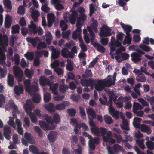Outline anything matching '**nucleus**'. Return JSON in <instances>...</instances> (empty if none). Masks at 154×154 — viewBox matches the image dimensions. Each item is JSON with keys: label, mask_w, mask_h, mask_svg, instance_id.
Segmentation results:
<instances>
[{"label": "nucleus", "mask_w": 154, "mask_h": 154, "mask_svg": "<svg viewBox=\"0 0 154 154\" xmlns=\"http://www.w3.org/2000/svg\"><path fill=\"white\" fill-rule=\"evenodd\" d=\"M107 93L110 98L108 103V106H109V112L113 117L117 119L119 117V112L117 111H115L114 108L112 107V100L115 103L117 107L121 108L123 106L122 102H125L130 100L131 97L130 96L124 97H120L117 100H116L117 97L114 94L113 91H108Z\"/></svg>", "instance_id": "obj_1"}, {"label": "nucleus", "mask_w": 154, "mask_h": 154, "mask_svg": "<svg viewBox=\"0 0 154 154\" xmlns=\"http://www.w3.org/2000/svg\"><path fill=\"white\" fill-rule=\"evenodd\" d=\"M8 44V38L5 35L2 36L0 34V64L3 66L6 65L9 67L11 65V63L8 61V64H6L5 61L6 57L4 52L6 51V47Z\"/></svg>", "instance_id": "obj_2"}, {"label": "nucleus", "mask_w": 154, "mask_h": 154, "mask_svg": "<svg viewBox=\"0 0 154 154\" xmlns=\"http://www.w3.org/2000/svg\"><path fill=\"white\" fill-rule=\"evenodd\" d=\"M77 3H75L73 6L70 11L72 12L71 14H69L68 12H65L63 15V18L66 22L69 21L72 24H74L75 23L76 20L78 16V14L77 11L75 10L76 6L78 5Z\"/></svg>", "instance_id": "obj_3"}, {"label": "nucleus", "mask_w": 154, "mask_h": 154, "mask_svg": "<svg viewBox=\"0 0 154 154\" xmlns=\"http://www.w3.org/2000/svg\"><path fill=\"white\" fill-rule=\"evenodd\" d=\"M24 107L27 114L29 115L31 121L33 123H36L37 118L35 115L32 112V110L34 108L31 100H27L26 103L24 105Z\"/></svg>", "instance_id": "obj_4"}, {"label": "nucleus", "mask_w": 154, "mask_h": 154, "mask_svg": "<svg viewBox=\"0 0 154 154\" xmlns=\"http://www.w3.org/2000/svg\"><path fill=\"white\" fill-rule=\"evenodd\" d=\"M8 105L11 109H14V111L12 112L13 117H9V118L10 119L7 122V123L11 126L13 127L15 129H16L17 127L16 124L14 121V118H16L17 116V115L15 114V113H18L19 111L17 109V106L14 104L13 102H12Z\"/></svg>", "instance_id": "obj_5"}, {"label": "nucleus", "mask_w": 154, "mask_h": 154, "mask_svg": "<svg viewBox=\"0 0 154 154\" xmlns=\"http://www.w3.org/2000/svg\"><path fill=\"white\" fill-rule=\"evenodd\" d=\"M37 79H36V81H35L34 82L35 85L32 87H31L30 85L31 82L29 79H26L24 81V84L26 91L28 92L31 95L35 93L36 91L39 90L38 84L37 82Z\"/></svg>", "instance_id": "obj_6"}, {"label": "nucleus", "mask_w": 154, "mask_h": 154, "mask_svg": "<svg viewBox=\"0 0 154 154\" xmlns=\"http://www.w3.org/2000/svg\"><path fill=\"white\" fill-rule=\"evenodd\" d=\"M53 119L51 116L46 114H45L42 116V119L45 120L48 123L51 125H54V122L56 123H58L60 121V116L58 114L54 113L53 116Z\"/></svg>", "instance_id": "obj_7"}, {"label": "nucleus", "mask_w": 154, "mask_h": 154, "mask_svg": "<svg viewBox=\"0 0 154 154\" xmlns=\"http://www.w3.org/2000/svg\"><path fill=\"white\" fill-rule=\"evenodd\" d=\"M83 24L80 23L79 20L78 22H77L76 23L77 29L72 33V37L73 39L77 40L78 39L79 41L80 39H82L81 35L82 30L81 29V27Z\"/></svg>", "instance_id": "obj_8"}, {"label": "nucleus", "mask_w": 154, "mask_h": 154, "mask_svg": "<svg viewBox=\"0 0 154 154\" xmlns=\"http://www.w3.org/2000/svg\"><path fill=\"white\" fill-rule=\"evenodd\" d=\"M115 38L114 36H112L110 42L109 43V45L110 47V54L111 56V57L114 59L115 57L113 54H114V51L116 49V47H118L120 46L121 44L120 42H116L115 41Z\"/></svg>", "instance_id": "obj_9"}, {"label": "nucleus", "mask_w": 154, "mask_h": 154, "mask_svg": "<svg viewBox=\"0 0 154 154\" xmlns=\"http://www.w3.org/2000/svg\"><path fill=\"white\" fill-rule=\"evenodd\" d=\"M83 135L86 137H88L89 139L88 143L89 147L91 149L94 150L95 148V145L99 143L100 142L99 139L98 138H93L91 136L86 132H83Z\"/></svg>", "instance_id": "obj_10"}, {"label": "nucleus", "mask_w": 154, "mask_h": 154, "mask_svg": "<svg viewBox=\"0 0 154 154\" xmlns=\"http://www.w3.org/2000/svg\"><path fill=\"white\" fill-rule=\"evenodd\" d=\"M91 130L92 133L97 136H102L103 137V140H104V137L106 132L107 131V129L104 128H98V127L91 128Z\"/></svg>", "instance_id": "obj_11"}, {"label": "nucleus", "mask_w": 154, "mask_h": 154, "mask_svg": "<svg viewBox=\"0 0 154 154\" xmlns=\"http://www.w3.org/2000/svg\"><path fill=\"white\" fill-rule=\"evenodd\" d=\"M13 72L16 79L19 82L22 81L23 72L20 68L17 66L13 67Z\"/></svg>", "instance_id": "obj_12"}, {"label": "nucleus", "mask_w": 154, "mask_h": 154, "mask_svg": "<svg viewBox=\"0 0 154 154\" xmlns=\"http://www.w3.org/2000/svg\"><path fill=\"white\" fill-rule=\"evenodd\" d=\"M111 31V29L110 27L106 25H103L100 29L99 35L101 37L110 36L112 35Z\"/></svg>", "instance_id": "obj_13"}, {"label": "nucleus", "mask_w": 154, "mask_h": 154, "mask_svg": "<svg viewBox=\"0 0 154 154\" xmlns=\"http://www.w3.org/2000/svg\"><path fill=\"white\" fill-rule=\"evenodd\" d=\"M137 53L133 52L131 54L132 60L135 63L140 61L141 60V55L144 54L143 51L138 50Z\"/></svg>", "instance_id": "obj_14"}, {"label": "nucleus", "mask_w": 154, "mask_h": 154, "mask_svg": "<svg viewBox=\"0 0 154 154\" xmlns=\"http://www.w3.org/2000/svg\"><path fill=\"white\" fill-rule=\"evenodd\" d=\"M116 73L114 74L113 77L111 75H109L107 78L104 79L103 81L106 86L109 87L113 85H114L116 80Z\"/></svg>", "instance_id": "obj_15"}, {"label": "nucleus", "mask_w": 154, "mask_h": 154, "mask_svg": "<svg viewBox=\"0 0 154 154\" xmlns=\"http://www.w3.org/2000/svg\"><path fill=\"white\" fill-rule=\"evenodd\" d=\"M28 27L34 34H36L38 32V35H41L43 33V31L41 27H39L38 28H37L36 25L32 21L31 22L30 24L28 25Z\"/></svg>", "instance_id": "obj_16"}, {"label": "nucleus", "mask_w": 154, "mask_h": 154, "mask_svg": "<svg viewBox=\"0 0 154 154\" xmlns=\"http://www.w3.org/2000/svg\"><path fill=\"white\" fill-rule=\"evenodd\" d=\"M119 116H120L122 120V124L120 125L122 129L124 130H129L130 129L128 127L129 125V122L126 119H125V116L121 112L119 113Z\"/></svg>", "instance_id": "obj_17"}, {"label": "nucleus", "mask_w": 154, "mask_h": 154, "mask_svg": "<svg viewBox=\"0 0 154 154\" xmlns=\"http://www.w3.org/2000/svg\"><path fill=\"white\" fill-rule=\"evenodd\" d=\"M78 11L80 13V14L77 22L79 20L80 23L83 24L84 21L86 20L87 18V16L85 14V11L82 7H80L78 9Z\"/></svg>", "instance_id": "obj_18"}, {"label": "nucleus", "mask_w": 154, "mask_h": 154, "mask_svg": "<svg viewBox=\"0 0 154 154\" xmlns=\"http://www.w3.org/2000/svg\"><path fill=\"white\" fill-rule=\"evenodd\" d=\"M92 84H94L95 89L98 91L103 90L106 86L104 81L103 80H99L93 82Z\"/></svg>", "instance_id": "obj_19"}, {"label": "nucleus", "mask_w": 154, "mask_h": 154, "mask_svg": "<svg viewBox=\"0 0 154 154\" xmlns=\"http://www.w3.org/2000/svg\"><path fill=\"white\" fill-rule=\"evenodd\" d=\"M39 125L41 128L44 130H49L54 129L55 126L54 125H50L45 122L42 120H40L39 121Z\"/></svg>", "instance_id": "obj_20"}, {"label": "nucleus", "mask_w": 154, "mask_h": 154, "mask_svg": "<svg viewBox=\"0 0 154 154\" xmlns=\"http://www.w3.org/2000/svg\"><path fill=\"white\" fill-rule=\"evenodd\" d=\"M70 103L68 101H63L62 103L57 104L55 106V109L58 110H63L66 109V106L70 105Z\"/></svg>", "instance_id": "obj_21"}, {"label": "nucleus", "mask_w": 154, "mask_h": 154, "mask_svg": "<svg viewBox=\"0 0 154 154\" xmlns=\"http://www.w3.org/2000/svg\"><path fill=\"white\" fill-rule=\"evenodd\" d=\"M125 50V48L124 46H122L120 48L118 49L116 51H114V54L113 55L115 57L116 60L118 62H120L122 61L121 57L119 55V54L122 52L124 51Z\"/></svg>", "instance_id": "obj_22"}, {"label": "nucleus", "mask_w": 154, "mask_h": 154, "mask_svg": "<svg viewBox=\"0 0 154 154\" xmlns=\"http://www.w3.org/2000/svg\"><path fill=\"white\" fill-rule=\"evenodd\" d=\"M26 40L28 42L30 43L34 47H35L37 43L41 41V39L38 37L35 38L27 37L26 38Z\"/></svg>", "instance_id": "obj_23"}, {"label": "nucleus", "mask_w": 154, "mask_h": 154, "mask_svg": "<svg viewBox=\"0 0 154 154\" xmlns=\"http://www.w3.org/2000/svg\"><path fill=\"white\" fill-rule=\"evenodd\" d=\"M58 136L57 132L54 131L51 132L48 135V138L50 142H54L57 139Z\"/></svg>", "instance_id": "obj_24"}, {"label": "nucleus", "mask_w": 154, "mask_h": 154, "mask_svg": "<svg viewBox=\"0 0 154 154\" xmlns=\"http://www.w3.org/2000/svg\"><path fill=\"white\" fill-rule=\"evenodd\" d=\"M13 21L12 17L8 14L6 15L5 18V27L9 28L11 26Z\"/></svg>", "instance_id": "obj_25"}, {"label": "nucleus", "mask_w": 154, "mask_h": 154, "mask_svg": "<svg viewBox=\"0 0 154 154\" xmlns=\"http://www.w3.org/2000/svg\"><path fill=\"white\" fill-rule=\"evenodd\" d=\"M4 135L5 138L7 140H9L11 138L10 135L11 133L10 128L7 125H5L4 128Z\"/></svg>", "instance_id": "obj_26"}, {"label": "nucleus", "mask_w": 154, "mask_h": 154, "mask_svg": "<svg viewBox=\"0 0 154 154\" xmlns=\"http://www.w3.org/2000/svg\"><path fill=\"white\" fill-rule=\"evenodd\" d=\"M48 24V26L49 27H51L55 20V17L54 14L53 13H50L47 15Z\"/></svg>", "instance_id": "obj_27"}, {"label": "nucleus", "mask_w": 154, "mask_h": 154, "mask_svg": "<svg viewBox=\"0 0 154 154\" xmlns=\"http://www.w3.org/2000/svg\"><path fill=\"white\" fill-rule=\"evenodd\" d=\"M39 83L42 87L45 86L47 85H49V84H50L49 79L44 76H41L39 79Z\"/></svg>", "instance_id": "obj_28"}, {"label": "nucleus", "mask_w": 154, "mask_h": 154, "mask_svg": "<svg viewBox=\"0 0 154 154\" xmlns=\"http://www.w3.org/2000/svg\"><path fill=\"white\" fill-rule=\"evenodd\" d=\"M14 91L15 93L17 95H20V94H22L24 91L23 86L19 85L15 86Z\"/></svg>", "instance_id": "obj_29"}, {"label": "nucleus", "mask_w": 154, "mask_h": 154, "mask_svg": "<svg viewBox=\"0 0 154 154\" xmlns=\"http://www.w3.org/2000/svg\"><path fill=\"white\" fill-rule=\"evenodd\" d=\"M62 55L65 58L69 57L70 58H73L74 56L66 48H63L62 50Z\"/></svg>", "instance_id": "obj_30"}, {"label": "nucleus", "mask_w": 154, "mask_h": 154, "mask_svg": "<svg viewBox=\"0 0 154 154\" xmlns=\"http://www.w3.org/2000/svg\"><path fill=\"white\" fill-rule=\"evenodd\" d=\"M46 110L51 113H52L55 111L54 105L53 103H51L45 105Z\"/></svg>", "instance_id": "obj_31"}, {"label": "nucleus", "mask_w": 154, "mask_h": 154, "mask_svg": "<svg viewBox=\"0 0 154 154\" xmlns=\"http://www.w3.org/2000/svg\"><path fill=\"white\" fill-rule=\"evenodd\" d=\"M120 24L124 29L125 32L126 34H129V32L131 31L132 29V27L128 25H125L122 23H120Z\"/></svg>", "instance_id": "obj_32"}, {"label": "nucleus", "mask_w": 154, "mask_h": 154, "mask_svg": "<svg viewBox=\"0 0 154 154\" xmlns=\"http://www.w3.org/2000/svg\"><path fill=\"white\" fill-rule=\"evenodd\" d=\"M86 111L89 119L91 117L93 118H96V116L95 112L93 109L91 108H88L86 109Z\"/></svg>", "instance_id": "obj_33"}, {"label": "nucleus", "mask_w": 154, "mask_h": 154, "mask_svg": "<svg viewBox=\"0 0 154 154\" xmlns=\"http://www.w3.org/2000/svg\"><path fill=\"white\" fill-rule=\"evenodd\" d=\"M49 86L50 87V90H51L53 93L55 95H57L58 94L57 89L58 86V84L57 83L51 85L49 84Z\"/></svg>", "instance_id": "obj_34"}, {"label": "nucleus", "mask_w": 154, "mask_h": 154, "mask_svg": "<svg viewBox=\"0 0 154 154\" xmlns=\"http://www.w3.org/2000/svg\"><path fill=\"white\" fill-rule=\"evenodd\" d=\"M140 129L142 132L146 133L148 134H150L152 132V131L151 130L149 127L144 124L141 125Z\"/></svg>", "instance_id": "obj_35"}, {"label": "nucleus", "mask_w": 154, "mask_h": 154, "mask_svg": "<svg viewBox=\"0 0 154 154\" xmlns=\"http://www.w3.org/2000/svg\"><path fill=\"white\" fill-rule=\"evenodd\" d=\"M143 107L139 103L134 102L133 106V112H136L138 110L143 109Z\"/></svg>", "instance_id": "obj_36"}, {"label": "nucleus", "mask_w": 154, "mask_h": 154, "mask_svg": "<svg viewBox=\"0 0 154 154\" xmlns=\"http://www.w3.org/2000/svg\"><path fill=\"white\" fill-rule=\"evenodd\" d=\"M132 40L130 34H127L125 36L124 40L122 42L123 45L126 44L129 45L131 44Z\"/></svg>", "instance_id": "obj_37"}, {"label": "nucleus", "mask_w": 154, "mask_h": 154, "mask_svg": "<svg viewBox=\"0 0 154 154\" xmlns=\"http://www.w3.org/2000/svg\"><path fill=\"white\" fill-rule=\"evenodd\" d=\"M3 2L5 8L8 11H10L12 8V6L10 0H3Z\"/></svg>", "instance_id": "obj_38"}, {"label": "nucleus", "mask_w": 154, "mask_h": 154, "mask_svg": "<svg viewBox=\"0 0 154 154\" xmlns=\"http://www.w3.org/2000/svg\"><path fill=\"white\" fill-rule=\"evenodd\" d=\"M14 78L13 75L11 74H8V85L12 87L14 85Z\"/></svg>", "instance_id": "obj_39"}, {"label": "nucleus", "mask_w": 154, "mask_h": 154, "mask_svg": "<svg viewBox=\"0 0 154 154\" xmlns=\"http://www.w3.org/2000/svg\"><path fill=\"white\" fill-rule=\"evenodd\" d=\"M91 27L93 29L96 33L98 32V30L97 29L98 26V23L96 20L94 18L92 19V23L91 24Z\"/></svg>", "instance_id": "obj_40"}, {"label": "nucleus", "mask_w": 154, "mask_h": 154, "mask_svg": "<svg viewBox=\"0 0 154 154\" xmlns=\"http://www.w3.org/2000/svg\"><path fill=\"white\" fill-rule=\"evenodd\" d=\"M67 61L68 63L66 66L67 69L70 71L72 70L73 69V62L68 59H67Z\"/></svg>", "instance_id": "obj_41"}, {"label": "nucleus", "mask_w": 154, "mask_h": 154, "mask_svg": "<svg viewBox=\"0 0 154 154\" xmlns=\"http://www.w3.org/2000/svg\"><path fill=\"white\" fill-rule=\"evenodd\" d=\"M93 45L96 48L98 51L101 52H103L104 51L105 49L102 46L100 45L98 43L96 42L92 43Z\"/></svg>", "instance_id": "obj_42"}, {"label": "nucleus", "mask_w": 154, "mask_h": 154, "mask_svg": "<svg viewBox=\"0 0 154 154\" xmlns=\"http://www.w3.org/2000/svg\"><path fill=\"white\" fill-rule=\"evenodd\" d=\"M113 149L115 152L118 153L120 151H123V148L119 144H115L113 146Z\"/></svg>", "instance_id": "obj_43"}, {"label": "nucleus", "mask_w": 154, "mask_h": 154, "mask_svg": "<svg viewBox=\"0 0 154 154\" xmlns=\"http://www.w3.org/2000/svg\"><path fill=\"white\" fill-rule=\"evenodd\" d=\"M40 16V13L36 10L34 11L32 13V16L35 22L37 21V18Z\"/></svg>", "instance_id": "obj_44"}, {"label": "nucleus", "mask_w": 154, "mask_h": 154, "mask_svg": "<svg viewBox=\"0 0 154 154\" xmlns=\"http://www.w3.org/2000/svg\"><path fill=\"white\" fill-rule=\"evenodd\" d=\"M71 142L72 143L71 146L74 148V146L78 142V138L75 135H72L71 138Z\"/></svg>", "instance_id": "obj_45"}, {"label": "nucleus", "mask_w": 154, "mask_h": 154, "mask_svg": "<svg viewBox=\"0 0 154 154\" xmlns=\"http://www.w3.org/2000/svg\"><path fill=\"white\" fill-rule=\"evenodd\" d=\"M31 134L27 132L24 134L25 138L29 141L30 144H33L35 143L34 140H32L31 138Z\"/></svg>", "instance_id": "obj_46"}, {"label": "nucleus", "mask_w": 154, "mask_h": 154, "mask_svg": "<svg viewBox=\"0 0 154 154\" xmlns=\"http://www.w3.org/2000/svg\"><path fill=\"white\" fill-rule=\"evenodd\" d=\"M46 41L48 45H50L51 41L52 39V37L50 32L49 31H47L46 33Z\"/></svg>", "instance_id": "obj_47"}, {"label": "nucleus", "mask_w": 154, "mask_h": 154, "mask_svg": "<svg viewBox=\"0 0 154 154\" xmlns=\"http://www.w3.org/2000/svg\"><path fill=\"white\" fill-rule=\"evenodd\" d=\"M34 72L33 70H30L29 69L26 68L24 71L26 76L29 78H31L33 75Z\"/></svg>", "instance_id": "obj_48"}, {"label": "nucleus", "mask_w": 154, "mask_h": 154, "mask_svg": "<svg viewBox=\"0 0 154 154\" xmlns=\"http://www.w3.org/2000/svg\"><path fill=\"white\" fill-rule=\"evenodd\" d=\"M12 140L13 143L16 144H18L20 143V140L18 139V135L16 134H13L12 136Z\"/></svg>", "instance_id": "obj_49"}, {"label": "nucleus", "mask_w": 154, "mask_h": 154, "mask_svg": "<svg viewBox=\"0 0 154 154\" xmlns=\"http://www.w3.org/2000/svg\"><path fill=\"white\" fill-rule=\"evenodd\" d=\"M40 95L38 94H34L32 97V100L33 101L36 103H39L41 100Z\"/></svg>", "instance_id": "obj_50"}, {"label": "nucleus", "mask_w": 154, "mask_h": 154, "mask_svg": "<svg viewBox=\"0 0 154 154\" xmlns=\"http://www.w3.org/2000/svg\"><path fill=\"white\" fill-rule=\"evenodd\" d=\"M146 145L148 148L151 150L154 149V142L152 141H147L146 142Z\"/></svg>", "instance_id": "obj_51"}, {"label": "nucleus", "mask_w": 154, "mask_h": 154, "mask_svg": "<svg viewBox=\"0 0 154 154\" xmlns=\"http://www.w3.org/2000/svg\"><path fill=\"white\" fill-rule=\"evenodd\" d=\"M104 120L106 123L107 124H110L113 122L112 118L107 115L104 116Z\"/></svg>", "instance_id": "obj_52"}, {"label": "nucleus", "mask_w": 154, "mask_h": 154, "mask_svg": "<svg viewBox=\"0 0 154 154\" xmlns=\"http://www.w3.org/2000/svg\"><path fill=\"white\" fill-rule=\"evenodd\" d=\"M51 98V96L50 93L46 92L44 93V101L47 103L49 102Z\"/></svg>", "instance_id": "obj_53"}, {"label": "nucleus", "mask_w": 154, "mask_h": 154, "mask_svg": "<svg viewBox=\"0 0 154 154\" xmlns=\"http://www.w3.org/2000/svg\"><path fill=\"white\" fill-rule=\"evenodd\" d=\"M144 140L143 139L137 140H136V142L139 146L142 149H144L145 146L144 144Z\"/></svg>", "instance_id": "obj_54"}, {"label": "nucleus", "mask_w": 154, "mask_h": 154, "mask_svg": "<svg viewBox=\"0 0 154 154\" xmlns=\"http://www.w3.org/2000/svg\"><path fill=\"white\" fill-rule=\"evenodd\" d=\"M87 29L90 35L91 41L92 42L94 40V37H95L94 34L93 30L90 26H88Z\"/></svg>", "instance_id": "obj_55"}, {"label": "nucleus", "mask_w": 154, "mask_h": 154, "mask_svg": "<svg viewBox=\"0 0 154 154\" xmlns=\"http://www.w3.org/2000/svg\"><path fill=\"white\" fill-rule=\"evenodd\" d=\"M29 150L30 151L34 154H38L39 153L38 150L37 148L34 145H31L29 146Z\"/></svg>", "instance_id": "obj_56"}, {"label": "nucleus", "mask_w": 154, "mask_h": 154, "mask_svg": "<svg viewBox=\"0 0 154 154\" xmlns=\"http://www.w3.org/2000/svg\"><path fill=\"white\" fill-rule=\"evenodd\" d=\"M114 137L116 139L117 142L119 143L122 142H126V140L123 139L121 135H118L116 134L114 135Z\"/></svg>", "instance_id": "obj_57"}, {"label": "nucleus", "mask_w": 154, "mask_h": 154, "mask_svg": "<svg viewBox=\"0 0 154 154\" xmlns=\"http://www.w3.org/2000/svg\"><path fill=\"white\" fill-rule=\"evenodd\" d=\"M60 54V51L56 50L53 53H52L51 58V59H56L59 57Z\"/></svg>", "instance_id": "obj_58"}, {"label": "nucleus", "mask_w": 154, "mask_h": 154, "mask_svg": "<svg viewBox=\"0 0 154 154\" xmlns=\"http://www.w3.org/2000/svg\"><path fill=\"white\" fill-rule=\"evenodd\" d=\"M12 33L13 34L16 33H18L19 32V26L18 25L14 26L12 27Z\"/></svg>", "instance_id": "obj_59"}, {"label": "nucleus", "mask_w": 154, "mask_h": 154, "mask_svg": "<svg viewBox=\"0 0 154 154\" xmlns=\"http://www.w3.org/2000/svg\"><path fill=\"white\" fill-rule=\"evenodd\" d=\"M139 47L142 49L147 52L150 51L152 49L149 47L143 44L140 45Z\"/></svg>", "instance_id": "obj_60"}, {"label": "nucleus", "mask_w": 154, "mask_h": 154, "mask_svg": "<svg viewBox=\"0 0 154 154\" xmlns=\"http://www.w3.org/2000/svg\"><path fill=\"white\" fill-rule=\"evenodd\" d=\"M136 80L138 81L141 82H145L146 80V78L142 74L137 75L136 77Z\"/></svg>", "instance_id": "obj_61"}, {"label": "nucleus", "mask_w": 154, "mask_h": 154, "mask_svg": "<svg viewBox=\"0 0 154 154\" xmlns=\"http://www.w3.org/2000/svg\"><path fill=\"white\" fill-rule=\"evenodd\" d=\"M60 26L61 29L63 31L66 30L68 27V26L66 22L63 20H62L60 22Z\"/></svg>", "instance_id": "obj_62"}, {"label": "nucleus", "mask_w": 154, "mask_h": 154, "mask_svg": "<svg viewBox=\"0 0 154 154\" xmlns=\"http://www.w3.org/2000/svg\"><path fill=\"white\" fill-rule=\"evenodd\" d=\"M79 46L81 47L82 50L84 51H86L87 50V48L86 46L84 44L82 39H80L79 41Z\"/></svg>", "instance_id": "obj_63"}, {"label": "nucleus", "mask_w": 154, "mask_h": 154, "mask_svg": "<svg viewBox=\"0 0 154 154\" xmlns=\"http://www.w3.org/2000/svg\"><path fill=\"white\" fill-rule=\"evenodd\" d=\"M54 70L57 74L58 75H62L63 73V70L60 68L56 67L54 68Z\"/></svg>", "instance_id": "obj_64"}]
</instances>
